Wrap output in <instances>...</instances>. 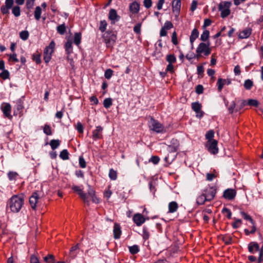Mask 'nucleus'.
I'll return each instance as SVG.
<instances>
[{"instance_id": "nucleus-28", "label": "nucleus", "mask_w": 263, "mask_h": 263, "mask_svg": "<svg viewBox=\"0 0 263 263\" xmlns=\"http://www.w3.org/2000/svg\"><path fill=\"white\" fill-rule=\"evenodd\" d=\"M205 201H208V198L203 192L202 194L197 198V203L199 205L203 204Z\"/></svg>"}, {"instance_id": "nucleus-60", "label": "nucleus", "mask_w": 263, "mask_h": 263, "mask_svg": "<svg viewBox=\"0 0 263 263\" xmlns=\"http://www.w3.org/2000/svg\"><path fill=\"white\" fill-rule=\"evenodd\" d=\"M141 24L138 23L136 24L134 27V31L135 33L137 34L140 33L141 32Z\"/></svg>"}, {"instance_id": "nucleus-43", "label": "nucleus", "mask_w": 263, "mask_h": 263, "mask_svg": "<svg viewBox=\"0 0 263 263\" xmlns=\"http://www.w3.org/2000/svg\"><path fill=\"white\" fill-rule=\"evenodd\" d=\"M129 250L131 254H135L139 251V247L137 245L129 247Z\"/></svg>"}, {"instance_id": "nucleus-63", "label": "nucleus", "mask_w": 263, "mask_h": 263, "mask_svg": "<svg viewBox=\"0 0 263 263\" xmlns=\"http://www.w3.org/2000/svg\"><path fill=\"white\" fill-rule=\"evenodd\" d=\"M13 0H6L4 6L11 9L13 5Z\"/></svg>"}, {"instance_id": "nucleus-17", "label": "nucleus", "mask_w": 263, "mask_h": 263, "mask_svg": "<svg viewBox=\"0 0 263 263\" xmlns=\"http://www.w3.org/2000/svg\"><path fill=\"white\" fill-rule=\"evenodd\" d=\"M102 130L103 128L101 126H98L96 127V129L92 132V138L94 140H96L102 138L101 133Z\"/></svg>"}, {"instance_id": "nucleus-23", "label": "nucleus", "mask_w": 263, "mask_h": 263, "mask_svg": "<svg viewBox=\"0 0 263 263\" xmlns=\"http://www.w3.org/2000/svg\"><path fill=\"white\" fill-rule=\"evenodd\" d=\"M108 17L111 21L114 22L115 21H118L120 18V16L118 15L117 11L114 9H111L109 11Z\"/></svg>"}, {"instance_id": "nucleus-48", "label": "nucleus", "mask_w": 263, "mask_h": 263, "mask_svg": "<svg viewBox=\"0 0 263 263\" xmlns=\"http://www.w3.org/2000/svg\"><path fill=\"white\" fill-rule=\"evenodd\" d=\"M44 133L47 135H52V132L51 130V128L49 125L45 124L44 127L43 128Z\"/></svg>"}, {"instance_id": "nucleus-5", "label": "nucleus", "mask_w": 263, "mask_h": 263, "mask_svg": "<svg viewBox=\"0 0 263 263\" xmlns=\"http://www.w3.org/2000/svg\"><path fill=\"white\" fill-rule=\"evenodd\" d=\"M149 127L151 130L157 133H161L163 130L162 125L153 118H151L149 122Z\"/></svg>"}, {"instance_id": "nucleus-51", "label": "nucleus", "mask_w": 263, "mask_h": 263, "mask_svg": "<svg viewBox=\"0 0 263 263\" xmlns=\"http://www.w3.org/2000/svg\"><path fill=\"white\" fill-rule=\"evenodd\" d=\"M17 175V173L14 172H10L8 174V178L10 180L15 179Z\"/></svg>"}, {"instance_id": "nucleus-24", "label": "nucleus", "mask_w": 263, "mask_h": 263, "mask_svg": "<svg viewBox=\"0 0 263 263\" xmlns=\"http://www.w3.org/2000/svg\"><path fill=\"white\" fill-rule=\"evenodd\" d=\"M248 250L252 253H253L254 251H259V245L256 242H251L248 245Z\"/></svg>"}, {"instance_id": "nucleus-46", "label": "nucleus", "mask_w": 263, "mask_h": 263, "mask_svg": "<svg viewBox=\"0 0 263 263\" xmlns=\"http://www.w3.org/2000/svg\"><path fill=\"white\" fill-rule=\"evenodd\" d=\"M0 77L3 80H6L9 78V72L7 70H3V71L0 73Z\"/></svg>"}, {"instance_id": "nucleus-49", "label": "nucleus", "mask_w": 263, "mask_h": 263, "mask_svg": "<svg viewBox=\"0 0 263 263\" xmlns=\"http://www.w3.org/2000/svg\"><path fill=\"white\" fill-rule=\"evenodd\" d=\"M248 104L250 106L257 107L259 103L256 100L249 99L248 101Z\"/></svg>"}, {"instance_id": "nucleus-31", "label": "nucleus", "mask_w": 263, "mask_h": 263, "mask_svg": "<svg viewBox=\"0 0 263 263\" xmlns=\"http://www.w3.org/2000/svg\"><path fill=\"white\" fill-rule=\"evenodd\" d=\"M81 41V33L80 32H76L74 36V43L77 45H79Z\"/></svg>"}, {"instance_id": "nucleus-14", "label": "nucleus", "mask_w": 263, "mask_h": 263, "mask_svg": "<svg viewBox=\"0 0 263 263\" xmlns=\"http://www.w3.org/2000/svg\"><path fill=\"white\" fill-rule=\"evenodd\" d=\"M2 109L3 114L6 117H7L9 119L12 118V116L10 115L11 107V105L10 104L4 103V104H2Z\"/></svg>"}, {"instance_id": "nucleus-27", "label": "nucleus", "mask_w": 263, "mask_h": 263, "mask_svg": "<svg viewBox=\"0 0 263 263\" xmlns=\"http://www.w3.org/2000/svg\"><path fill=\"white\" fill-rule=\"evenodd\" d=\"M198 35H199V32H198V30L196 28H194L192 30L190 37V41L192 45H193V42L198 37Z\"/></svg>"}, {"instance_id": "nucleus-3", "label": "nucleus", "mask_w": 263, "mask_h": 263, "mask_svg": "<svg viewBox=\"0 0 263 263\" xmlns=\"http://www.w3.org/2000/svg\"><path fill=\"white\" fill-rule=\"evenodd\" d=\"M103 37L107 47H111L117 39L116 35L111 31L105 32L103 35Z\"/></svg>"}, {"instance_id": "nucleus-39", "label": "nucleus", "mask_w": 263, "mask_h": 263, "mask_svg": "<svg viewBox=\"0 0 263 263\" xmlns=\"http://www.w3.org/2000/svg\"><path fill=\"white\" fill-rule=\"evenodd\" d=\"M66 26L64 24H63L62 25H59L57 27V31L59 33H60L61 35H63L65 33L66 31Z\"/></svg>"}, {"instance_id": "nucleus-52", "label": "nucleus", "mask_w": 263, "mask_h": 263, "mask_svg": "<svg viewBox=\"0 0 263 263\" xmlns=\"http://www.w3.org/2000/svg\"><path fill=\"white\" fill-rule=\"evenodd\" d=\"M113 71L110 69H107L105 72V78L107 79H109L112 76Z\"/></svg>"}, {"instance_id": "nucleus-64", "label": "nucleus", "mask_w": 263, "mask_h": 263, "mask_svg": "<svg viewBox=\"0 0 263 263\" xmlns=\"http://www.w3.org/2000/svg\"><path fill=\"white\" fill-rule=\"evenodd\" d=\"M259 250V255L258 257V262H263V247Z\"/></svg>"}, {"instance_id": "nucleus-53", "label": "nucleus", "mask_w": 263, "mask_h": 263, "mask_svg": "<svg viewBox=\"0 0 263 263\" xmlns=\"http://www.w3.org/2000/svg\"><path fill=\"white\" fill-rule=\"evenodd\" d=\"M163 27L166 30H170L173 27V25L171 22L166 21Z\"/></svg>"}, {"instance_id": "nucleus-9", "label": "nucleus", "mask_w": 263, "mask_h": 263, "mask_svg": "<svg viewBox=\"0 0 263 263\" xmlns=\"http://www.w3.org/2000/svg\"><path fill=\"white\" fill-rule=\"evenodd\" d=\"M72 189L79 194L80 197L84 201V202L86 203L87 204H89V201L88 198V196L86 193H84L82 192V190L80 188L79 186L77 185H73L72 186Z\"/></svg>"}, {"instance_id": "nucleus-18", "label": "nucleus", "mask_w": 263, "mask_h": 263, "mask_svg": "<svg viewBox=\"0 0 263 263\" xmlns=\"http://www.w3.org/2000/svg\"><path fill=\"white\" fill-rule=\"evenodd\" d=\"M226 84H227L228 85H229L231 84V81L228 80H227L226 79H223L222 78H219L218 79V81H217V86H218V90L219 91H220L223 86Z\"/></svg>"}, {"instance_id": "nucleus-37", "label": "nucleus", "mask_w": 263, "mask_h": 263, "mask_svg": "<svg viewBox=\"0 0 263 263\" xmlns=\"http://www.w3.org/2000/svg\"><path fill=\"white\" fill-rule=\"evenodd\" d=\"M29 35L28 31L26 30L22 31L20 33V38L24 41H26L28 39Z\"/></svg>"}, {"instance_id": "nucleus-32", "label": "nucleus", "mask_w": 263, "mask_h": 263, "mask_svg": "<svg viewBox=\"0 0 263 263\" xmlns=\"http://www.w3.org/2000/svg\"><path fill=\"white\" fill-rule=\"evenodd\" d=\"M60 157L63 160H68L69 159V153L67 149H63L60 154Z\"/></svg>"}, {"instance_id": "nucleus-38", "label": "nucleus", "mask_w": 263, "mask_h": 263, "mask_svg": "<svg viewBox=\"0 0 263 263\" xmlns=\"http://www.w3.org/2000/svg\"><path fill=\"white\" fill-rule=\"evenodd\" d=\"M166 60L170 64H173L176 61V58L174 54H171L167 55Z\"/></svg>"}, {"instance_id": "nucleus-34", "label": "nucleus", "mask_w": 263, "mask_h": 263, "mask_svg": "<svg viewBox=\"0 0 263 263\" xmlns=\"http://www.w3.org/2000/svg\"><path fill=\"white\" fill-rule=\"evenodd\" d=\"M210 32L208 30H204L200 36V40L203 42H205L209 37Z\"/></svg>"}, {"instance_id": "nucleus-55", "label": "nucleus", "mask_w": 263, "mask_h": 263, "mask_svg": "<svg viewBox=\"0 0 263 263\" xmlns=\"http://www.w3.org/2000/svg\"><path fill=\"white\" fill-rule=\"evenodd\" d=\"M195 91L198 94H201L203 92V87L201 85H198L196 86L195 88Z\"/></svg>"}, {"instance_id": "nucleus-8", "label": "nucleus", "mask_w": 263, "mask_h": 263, "mask_svg": "<svg viewBox=\"0 0 263 263\" xmlns=\"http://www.w3.org/2000/svg\"><path fill=\"white\" fill-rule=\"evenodd\" d=\"M203 193L208 198V201H211L215 197L216 189L214 187H207L203 191Z\"/></svg>"}, {"instance_id": "nucleus-19", "label": "nucleus", "mask_w": 263, "mask_h": 263, "mask_svg": "<svg viewBox=\"0 0 263 263\" xmlns=\"http://www.w3.org/2000/svg\"><path fill=\"white\" fill-rule=\"evenodd\" d=\"M173 12L179 14L181 8V0H174L172 3Z\"/></svg>"}, {"instance_id": "nucleus-62", "label": "nucleus", "mask_w": 263, "mask_h": 263, "mask_svg": "<svg viewBox=\"0 0 263 263\" xmlns=\"http://www.w3.org/2000/svg\"><path fill=\"white\" fill-rule=\"evenodd\" d=\"M10 8L3 5L1 8V12L4 14H7L9 13Z\"/></svg>"}, {"instance_id": "nucleus-29", "label": "nucleus", "mask_w": 263, "mask_h": 263, "mask_svg": "<svg viewBox=\"0 0 263 263\" xmlns=\"http://www.w3.org/2000/svg\"><path fill=\"white\" fill-rule=\"evenodd\" d=\"M66 52L67 54H70L72 52V42L70 40H68L65 45Z\"/></svg>"}, {"instance_id": "nucleus-20", "label": "nucleus", "mask_w": 263, "mask_h": 263, "mask_svg": "<svg viewBox=\"0 0 263 263\" xmlns=\"http://www.w3.org/2000/svg\"><path fill=\"white\" fill-rule=\"evenodd\" d=\"M114 237L115 239H119L121 234V228L119 224L115 223L114 227Z\"/></svg>"}, {"instance_id": "nucleus-1", "label": "nucleus", "mask_w": 263, "mask_h": 263, "mask_svg": "<svg viewBox=\"0 0 263 263\" xmlns=\"http://www.w3.org/2000/svg\"><path fill=\"white\" fill-rule=\"evenodd\" d=\"M24 204V198L22 196L13 195L9 199L8 204L11 211L13 213H18Z\"/></svg>"}, {"instance_id": "nucleus-45", "label": "nucleus", "mask_w": 263, "mask_h": 263, "mask_svg": "<svg viewBox=\"0 0 263 263\" xmlns=\"http://www.w3.org/2000/svg\"><path fill=\"white\" fill-rule=\"evenodd\" d=\"M16 109H17V111L20 112L22 110V109L24 107L23 105V102L21 99H19L16 101Z\"/></svg>"}, {"instance_id": "nucleus-7", "label": "nucleus", "mask_w": 263, "mask_h": 263, "mask_svg": "<svg viewBox=\"0 0 263 263\" xmlns=\"http://www.w3.org/2000/svg\"><path fill=\"white\" fill-rule=\"evenodd\" d=\"M201 104L198 102L192 104V108L196 113V117L199 118H202L204 114L203 111L201 110Z\"/></svg>"}, {"instance_id": "nucleus-57", "label": "nucleus", "mask_w": 263, "mask_h": 263, "mask_svg": "<svg viewBox=\"0 0 263 263\" xmlns=\"http://www.w3.org/2000/svg\"><path fill=\"white\" fill-rule=\"evenodd\" d=\"M172 42L175 45L178 44L177 35L175 31L173 32L172 33Z\"/></svg>"}, {"instance_id": "nucleus-15", "label": "nucleus", "mask_w": 263, "mask_h": 263, "mask_svg": "<svg viewBox=\"0 0 263 263\" xmlns=\"http://www.w3.org/2000/svg\"><path fill=\"white\" fill-rule=\"evenodd\" d=\"M39 199V196L36 192H33L29 198V203L31 208L35 210L36 203Z\"/></svg>"}, {"instance_id": "nucleus-25", "label": "nucleus", "mask_w": 263, "mask_h": 263, "mask_svg": "<svg viewBox=\"0 0 263 263\" xmlns=\"http://www.w3.org/2000/svg\"><path fill=\"white\" fill-rule=\"evenodd\" d=\"M251 28H247L242 30L239 34V38L242 39L248 37L251 35Z\"/></svg>"}, {"instance_id": "nucleus-61", "label": "nucleus", "mask_w": 263, "mask_h": 263, "mask_svg": "<svg viewBox=\"0 0 263 263\" xmlns=\"http://www.w3.org/2000/svg\"><path fill=\"white\" fill-rule=\"evenodd\" d=\"M198 2L196 0H193L192 2L190 10L193 12L194 11L197 7Z\"/></svg>"}, {"instance_id": "nucleus-6", "label": "nucleus", "mask_w": 263, "mask_h": 263, "mask_svg": "<svg viewBox=\"0 0 263 263\" xmlns=\"http://www.w3.org/2000/svg\"><path fill=\"white\" fill-rule=\"evenodd\" d=\"M211 49L209 48V44L201 43L199 44L196 49V53H204L205 56L210 54Z\"/></svg>"}, {"instance_id": "nucleus-50", "label": "nucleus", "mask_w": 263, "mask_h": 263, "mask_svg": "<svg viewBox=\"0 0 263 263\" xmlns=\"http://www.w3.org/2000/svg\"><path fill=\"white\" fill-rule=\"evenodd\" d=\"M149 237V234L148 232L147 228L144 227L143 228V238L144 239H148Z\"/></svg>"}, {"instance_id": "nucleus-58", "label": "nucleus", "mask_w": 263, "mask_h": 263, "mask_svg": "<svg viewBox=\"0 0 263 263\" xmlns=\"http://www.w3.org/2000/svg\"><path fill=\"white\" fill-rule=\"evenodd\" d=\"M160 158L158 156H152L149 159V161L153 162L154 164H157L159 163Z\"/></svg>"}, {"instance_id": "nucleus-33", "label": "nucleus", "mask_w": 263, "mask_h": 263, "mask_svg": "<svg viewBox=\"0 0 263 263\" xmlns=\"http://www.w3.org/2000/svg\"><path fill=\"white\" fill-rule=\"evenodd\" d=\"M42 13V9L40 6H37L35 8L34 11V17L36 20H39L41 18Z\"/></svg>"}, {"instance_id": "nucleus-44", "label": "nucleus", "mask_w": 263, "mask_h": 263, "mask_svg": "<svg viewBox=\"0 0 263 263\" xmlns=\"http://www.w3.org/2000/svg\"><path fill=\"white\" fill-rule=\"evenodd\" d=\"M214 132L212 130H209L206 133L205 137L206 139L208 140V142L213 140V138L214 137Z\"/></svg>"}, {"instance_id": "nucleus-4", "label": "nucleus", "mask_w": 263, "mask_h": 263, "mask_svg": "<svg viewBox=\"0 0 263 263\" xmlns=\"http://www.w3.org/2000/svg\"><path fill=\"white\" fill-rule=\"evenodd\" d=\"M54 46V42L51 41L49 46L45 48L44 52V60L45 63H48L50 61Z\"/></svg>"}, {"instance_id": "nucleus-36", "label": "nucleus", "mask_w": 263, "mask_h": 263, "mask_svg": "<svg viewBox=\"0 0 263 263\" xmlns=\"http://www.w3.org/2000/svg\"><path fill=\"white\" fill-rule=\"evenodd\" d=\"M109 177L111 180H115L117 178V173L113 168H111L109 172Z\"/></svg>"}, {"instance_id": "nucleus-13", "label": "nucleus", "mask_w": 263, "mask_h": 263, "mask_svg": "<svg viewBox=\"0 0 263 263\" xmlns=\"http://www.w3.org/2000/svg\"><path fill=\"white\" fill-rule=\"evenodd\" d=\"M133 219L137 226H141L145 221V219L144 216L139 213L135 214Z\"/></svg>"}, {"instance_id": "nucleus-47", "label": "nucleus", "mask_w": 263, "mask_h": 263, "mask_svg": "<svg viewBox=\"0 0 263 263\" xmlns=\"http://www.w3.org/2000/svg\"><path fill=\"white\" fill-rule=\"evenodd\" d=\"M107 23L106 21L103 20L101 21L100 22V27H99V30L102 32H103L105 31V30L106 29L107 26Z\"/></svg>"}, {"instance_id": "nucleus-56", "label": "nucleus", "mask_w": 263, "mask_h": 263, "mask_svg": "<svg viewBox=\"0 0 263 263\" xmlns=\"http://www.w3.org/2000/svg\"><path fill=\"white\" fill-rule=\"evenodd\" d=\"M240 213L243 216L244 219H245L246 220H249L251 222L252 224L254 223L253 220L252 219L250 216H249L244 212H241Z\"/></svg>"}, {"instance_id": "nucleus-12", "label": "nucleus", "mask_w": 263, "mask_h": 263, "mask_svg": "<svg viewBox=\"0 0 263 263\" xmlns=\"http://www.w3.org/2000/svg\"><path fill=\"white\" fill-rule=\"evenodd\" d=\"M80 251V249L79 247V243H77L70 249L69 257L72 259L74 258L79 253Z\"/></svg>"}, {"instance_id": "nucleus-21", "label": "nucleus", "mask_w": 263, "mask_h": 263, "mask_svg": "<svg viewBox=\"0 0 263 263\" xmlns=\"http://www.w3.org/2000/svg\"><path fill=\"white\" fill-rule=\"evenodd\" d=\"M44 261L49 263H65L63 261H56L54 256L52 254H48L44 257Z\"/></svg>"}, {"instance_id": "nucleus-54", "label": "nucleus", "mask_w": 263, "mask_h": 263, "mask_svg": "<svg viewBox=\"0 0 263 263\" xmlns=\"http://www.w3.org/2000/svg\"><path fill=\"white\" fill-rule=\"evenodd\" d=\"M222 213L223 214L227 213V217L228 219H230L231 218L232 213L229 209L226 208H223L222 210Z\"/></svg>"}, {"instance_id": "nucleus-30", "label": "nucleus", "mask_w": 263, "mask_h": 263, "mask_svg": "<svg viewBox=\"0 0 263 263\" xmlns=\"http://www.w3.org/2000/svg\"><path fill=\"white\" fill-rule=\"evenodd\" d=\"M60 144V141L59 140H51L50 142V145L53 150L57 148Z\"/></svg>"}, {"instance_id": "nucleus-40", "label": "nucleus", "mask_w": 263, "mask_h": 263, "mask_svg": "<svg viewBox=\"0 0 263 263\" xmlns=\"http://www.w3.org/2000/svg\"><path fill=\"white\" fill-rule=\"evenodd\" d=\"M253 85V82L250 79L245 81L244 87L247 90H250Z\"/></svg>"}, {"instance_id": "nucleus-41", "label": "nucleus", "mask_w": 263, "mask_h": 263, "mask_svg": "<svg viewBox=\"0 0 263 263\" xmlns=\"http://www.w3.org/2000/svg\"><path fill=\"white\" fill-rule=\"evenodd\" d=\"M222 240L225 243L226 245H230L232 243V237L229 235H225L223 236Z\"/></svg>"}, {"instance_id": "nucleus-35", "label": "nucleus", "mask_w": 263, "mask_h": 263, "mask_svg": "<svg viewBox=\"0 0 263 263\" xmlns=\"http://www.w3.org/2000/svg\"><path fill=\"white\" fill-rule=\"evenodd\" d=\"M112 99L111 98H106L104 100L103 105L106 108H109L112 105Z\"/></svg>"}, {"instance_id": "nucleus-59", "label": "nucleus", "mask_w": 263, "mask_h": 263, "mask_svg": "<svg viewBox=\"0 0 263 263\" xmlns=\"http://www.w3.org/2000/svg\"><path fill=\"white\" fill-rule=\"evenodd\" d=\"M79 164L81 167L85 168L86 164V162L84 158L82 156L79 157Z\"/></svg>"}, {"instance_id": "nucleus-16", "label": "nucleus", "mask_w": 263, "mask_h": 263, "mask_svg": "<svg viewBox=\"0 0 263 263\" xmlns=\"http://www.w3.org/2000/svg\"><path fill=\"white\" fill-rule=\"evenodd\" d=\"M88 195L91 198V200L95 203H98L99 202V199L97 198L95 194V191L91 188L90 185H88Z\"/></svg>"}, {"instance_id": "nucleus-2", "label": "nucleus", "mask_w": 263, "mask_h": 263, "mask_svg": "<svg viewBox=\"0 0 263 263\" xmlns=\"http://www.w3.org/2000/svg\"><path fill=\"white\" fill-rule=\"evenodd\" d=\"M232 3L230 2H222L218 5L219 11L221 12L220 16L225 18L230 15L231 10L230 9Z\"/></svg>"}, {"instance_id": "nucleus-10", "label": "nucleus", "mask_w": 263, "mask_h": 263, "mask_svg": "<svg viewBox=\"0 0 263 263\" xmlns=\"http://www.w3.org/2000/svg\"><path fill=\"white\" fill-rule=\"evenodd\" d=\"M236 195V191L235 190L228 189L224 191L223 196L225 199L231 200L235 198Z\"/></svg>"}, {"instance_id": "nucleus-26", "label": "nucleus", "mask_w": 263, "mask_h": 263, "mask_svg": "<svg viewBox=\"0 0 263 263\" xmlns=\"http://www.w3.org/2000/svg\"><path fill=\"white\" fill-rule=\"evenodd\" d=\"M178 208V204L176 201H172L168 204V212L174 213L177 211Z\"/></svg>"}, {"instance_id": "nucleus-42", "label": "nucleus", "mask_w": 263, "mask_h": 263, "mask_svg": "<svg viewBox=\"0 0 263 263\" xmlns=\"http://www.w3.org/2000/svg\"><path fill=\"white\" fill-rule=\"evenodd\" d=\"M20 7L18 6H14L12 10V12L15 17H18L20 15Z\"/></svg>"}, {"instance_id": "nucleus-22", "label": "nucleus", "mask_w": 263, "mask_h": 263, "mask_svg": "<svg viewBox=\"0 0 263 263\" xmlns=\"http://www.w3.org/2000/svg\"><path fill=\"white\" fill-rule=\"evenodd\" d=\"M140 9V5L139 3L134 2L129 5V10L130 12L134 14L138 13Z\"/></svg>"}, {"instance_id": "nucleus-11", "label": "nucleus", "mask_w": 263, "mask_h": 263, "mask_svg": "<svg viewBox=\"0 0 263 263\" xmlns=\"http://www.w3.org/2000/svg\"><path fill=\"white\" fill-rule=\"evenodd\" d=\"M208 147L209 151L213 154H216L218 152L217 141L215 140L208 142Z\"/></svg>"}]
</instances>
